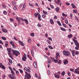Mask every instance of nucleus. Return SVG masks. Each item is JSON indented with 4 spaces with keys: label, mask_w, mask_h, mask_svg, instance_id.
<instances>
[{
    "label": "nucleus",
    "mask_w": 79,
    "mask_h": 79,
    "mask_svg": "<svg viewBox=\"0 0 79 79\" xmlns=\"http://www.w3.org/2000/svg\"><path fill=\"white\" fill-rule=\"evenodd\" d=\"M12 51L13 53V55H15L16 56H18V54L20 55V53H19V52L18 51L12 49Z\"/></svg>",
    "instance_id": "obj_1"
},
{
    "label": "nucleus",
    "mask_w": 79,
    "mask_h": 79,
    "mask_svg": "<svg viewBox=\"0 0 79 79\" xmlns=\"http://www.w3.org/2000/svg\"><path fill=\"white\" fill-rule=\"evenodd\" d=\"M63 54L66 56H68L70 55V53L69 51H66V50H64L63 51Z\"/></svg>",
    "instance_id": "obj_2"
},
{
    "label": "nucleus",
    "mask_w": 79,
    "mask_h": 79,
    "mask_svg": "<svg viewBox=\"0 0 79 79\" xmlns=\"http://www.w3.org/2000/svg\"><path fill=\"white\" fill-rule=\"evenodd\" d=\"M25 74L26 75H25V77L27 79H29V78L31 77V74L30 73H28L27 72H25Z\"/></svg>",
    "instance_id": "obj_3"
},
{
    "label": "nucleus",
    "mask_w": 79,
    "mask_h": 79,
    "mask_svg": "<svg viewBox=\"0 0 79 79\" xmlns=\"http://www.w3.org/2000/svg\"><path fill=\"white\" fill-rule=\"evenodd\" d=\"M9 76L10 78V79H16V77H15V75H13L12 74H9Z\"/></svg>",
    "instance_id": "obj_4"
},
{
    "label": "nucleus",
    "mask_w": 79,
    "mask_h": 79,
    "mask_svg": "<svg viewBox=\"0 0 79 79\" xmlns=\"http://www.w3.org/2000/svg\"><path fill=\"white\" fill-rule=\"evenodd\" d=\"M73 40L74 42H75V44L76 45L77 47L78 48H79V44L78 43H77V41L75 40L74 39H73Z\"/></svg>",
    "instance_id": "obj_5"
},
{
    "label": "nucleus",
    "mask_w": 79,
    "mask_h": 79,
    "mask_svg": "<svg viewBox=\"0 0 79 79\" xmlns=\"http://www.w3.org/2000/svg\"><path fill=\"white\" fill-rule=\"evenodd\" d=\"M50 58L53 61H54L55 63H58V60L55 59V58H52V57H50Z\"/></svg>",
    "instance_id": "obj_6"
},
{
    "label": "nucleus",
    "mask_w": 79,
    "mask_h": 79,
    "mask_svg": "<svg viewBox=\"0 0 79 79\" xmlns=\"http://www.w3.org/2000/svg\"><path fill=\"white\" fill-rule=\"evenodd\" d=\"M26 54H24L23 56V57L22 58V60L23 61H26Z\"/></svg>",
    "instance_id": "obj_7"
},
{
    "label": "nucleus",
    "mask_w": 79,
    "mask_h": 79,
    "mask_svg": "<svg viewBox=\"0 0 79 79\" xmlns=\"http://www.w3.org/2000/svg\"><path fill=\"white\" fill-rule=\"evenodd\" d=\"M63 62H64V64H65V65L68 63V60L67 59L64 60Z\"/></svg>",
    "instance_id": "obj_8"
},
{
    "label": "nucleus",
    "mask_w": 79,
    "mask_h": 79,
    "mask_svg": "<svg viewBox=\"0 0 79 79\" xmlns=\"http://www.w3.org/2000/svg\"><path fill=\"white\" fill-rule=\"evenodd\" d=\"M54 75L55 76L56 78H57V79H59V78H60V76H59L58 75H57L56 74L54 73Z\"/></svg>",
    "instance_id": "obj_9"
},
{
    "label": "nucleus",
    "mask_w": 79,
    "mask_h": 79,
    "mask_svg": "<svg viewBox=\"0 0 79 79\" xmlns=\"http://www.w3.org/2000/svg\"><path fill=\"white\" fill-rule=\"evenodd\" d=\"M24 70H25V71H28V72H29V73L31 72V71L30 70L27 68H26V67L24 68Z\"/></svg>",
    "instance_id": "obj_10"
},
{
    "label": "nucleus",
    "mask_w": 79,
    "mask_h": 79,
    "mask_svg": "<svg viewBox=\"0 0 79 79\" xmlns=\"http://www.w3.org/2000/svg\"><path fill=\"white\" fill-rule=\"evenodd\" d=\"M19 42L22 46H24V43H23V41H19Z\"/></svg>",
    "instance_id": "obj_11"
},
{
    "label": "nucleus",
    "mask_w": 79,
    "mask_h": 79,
    "mask_svg": "<svg viewBox=\"0 0 79 79\" xmlns=\"http://www.w3.org/2000/svg\"><path fill=\"white\" fill-rule=\"evenodd\" d=\"M7 50L8 52V55H11V50H10L8 48H7Z\"/></svg>",
    "instance_id": "obj_12"
},
{
    "label": "nucleus",
    "mask_w": 79,
    "mask_h": 79,
    "mask_svg": "<svg viewBox=\"0 0 79 79\" xmlns=\"http://www.w3.org/2000/svg\"><path fill=\"white\" fill-rule=\"evenodd\" d=\"M2 32H5V33H6L7 32V30L6 29H4V28H2Z\"/></svg>",
    "instance_id": "obj_13"
},
{
    "label": "nucleus",
    "mask_w": 79,
    "mask_h": 79,
    "mask_svg": "<svg viewBox=\"0 0 79 79\" xmlns=\"http://www.w3.org/2000/svg\"><path fill=\"white\" fill-rule=\"evenodd\" d=\"M50 22L51 24H54V22L53 21L52 19H51L50 20Z\"/></svg>",
    "instance_id": "obj_14"
},
{
    "label": "nucleus",
    "mask_w": 79,
    "mask_h": 79,
    "mask_svg": "<svg viewBox=\"0 0 79 79\" xmlns=\"http://www.w3.org/2000/svg\"><path fill=\"white\" fill-rule=\"evenodd\" d=\"M34 66L35 68H37V62H36V61H34Z\"/></svg>",
    "instance_id": "obj_15"
},
{
    "label": "nucleus",
    "mask_w": 79,
    "mask_h": 79,
    "mask_svg": "<svg viewBox=\"0 0 79 79\" xmlns=\"http://www.w3.org/2000/svg\"><path fill=\"white\" fill-rule=\"evenodd\" d=\"M26 8V3H24L23 6L22 8V10H25V8Z\"/></svg>",
    "instance_id": "obj_16"
},
{
    "label": "nucleus",
    "mask_w": 79,
    "mask_h": 79,
    "mask_svg": "<svg viewBox=\"0 0 79 79\" xmlns=\"http://www.w3.org/2000/svg\"><path fill=\"white\" fill-rule=\"evenodd\" d=\"M31 53L32 56H34V51L32 49L31 50Z\"/></svg>",
    "instance_id": "obj_17"
},
{
    "label": "nucleus",
    "mask_w": 79,
    "mask_h": 79,
    "mask_svg": "<svg viewBox=\"0 0 79 79\" xmlns=\"http://www.w3.org/2000/svg\"><path fill=\"white\" fill-rule=\"evenodd\" d=\"M38 19L39 21H41V16L40 15V14H38Z\"/></svg>",
    "instance_id": "obj_18"
},
{
    "label": "nucleus",
    "mask_w": 79,
    "mask_h": 79,
    "mask_svg": "<svg viewBox=\"0 0 79 79\" xmlns=\"http://www.w3.org/2000/svg\"><path fill=\"white\" fill-rule=\"evenodd\" d=\"M74 73H76V74H79V71H78L77 69H75V70Z\"/></svg>",
    "instance_id": "obj_19"
},
{
    "label": "nucleus",
    "mask_w": 79,
    "mask_h": 79,
    "mask_svg": "<svg viewBox=\"0 0 79 79\" xmlns=\"http://www.w3.org/2000/svg\"><path fill=\"white\" fill-rule=\"evenodd\" d=\"M45 56L47 57V60L49 62H50V61H51V59H50L49 57H47V56Z\"/></svg>",
    "instance_id": "obj_20"
},
{
    "label": "nucleus",
    "mask_w": 79,
    "mask_h": 79,
    "mask_svg": "<svg viewBox=\"0 0 79 79\" xmlns=\"http://www.w3.org/2000/svg\"><path fill=\"white\" fill-rule=\"evenodd\" d=\"M55 10H56V12H57L58 13L59 10H60V8H59V7H57V8H56Z\"/></svg>",
    "instance_id": "obj_21"
},
{
    "label": "nucleus",
    "mask_w": 79,
    "mask_h": 79,
    "mask_svg": "<svg viewBox=\"0 0 79 79\" xmlns=\"http://www.w3.org/2000/svg\"><path fill=\"white\" fill-rule=\"evenodd\" d=\"M16 19L17 21H18V22L19 23H20V20H19V19L18 17H16Z\"/></svg>",
    "instance_id": "obj_22"
},
{
    "label": "nucleus",
    "mask_w": 79,
    "mask_h": 79,
    "mask_svg": "<svg viewBox=\"0 0 79 79\" xmlns=\"http://www.w3.org/2000/svg\"><path fill=\"white\" fill-rule=\"evenodd\" d=\"M60 29L61 30V31H66V29H64V28L63 27H60Z\"/></svg>",
    "instance_id": "obj_23"
},
{
    "label": "nucleus",
    "mask_w": 79,
    "mask_h": 79,
    "mask_svg": "<svg viewBox=\"0 0 79 79\" xmlns=\"http://www.w3.org/2000/svg\"><path fill=\"white\" fill-rule=\"evenodd\" d=\"M71 6L73 8H76V6L74 5V4L73 3H72L71 4Z\"/></svg>",
    "instance_id": "obj_24"
},
{
    "label": "nucleus",
    "mask_w": 79,
    "mask_h": 79,
    "mask_svg": "<svg viewBox=\"0 0 79 79\" xmlns=\"http://www.w3.org/2000/svg\"><path fill=\"white\" fill-rule=\"evenodd\" d=\"M24 21H25L26 24H28L29 22H28V20H27V19H24Z\"/></svg>",
    "instance_id": "obj_25"
},
{
    "label": "nucleus",
    "mask_w": 79,
    "mask_h": 79,
    "mask_svg": "<svg viewBox=\"0 0 79 79\" xmlns=\"http://www.w3.org/2000/svg\"><path fill=\"white\" fill-rule=\"evenodd\" d=\"M43 13L44 14V15H47V14H48V12H47L44 10L43 11Z\"/></svg>",
    "instance_id": "obj_26"
},
{
    "label": "nucleus",
    "mask_w": 79,
    "mask_h": 79,
    "mask_svg": "<svg viewBox=\"0 0 79 79\" xmlns=\"http://www.w3.org/2000/svg\"><path fill=\"white\" fill-rule=\"evenodd\" d=\"M64 74H65V72H64V71L63 72L61 73V76H63L64 75Z\"/></svg>",
    "instance_id": "obj_27"
},
{
    "label": "nucleus",
    "mask_w": 79,
    "mask_h": 79,
    "mask_svg": "<svg viewBox=\"0 0 79 79\" xmlns=\"http://www.w3.org/2000/svg\"><path fill=\"white\" fill-rule=\"evenodd\" d=\"M56 55L57 56H59V57H60V54H59V53H58V52H57L56 53Z\"/></svg>",
    "instance_id": "obj_28"
},
{
    "label": "nucleus",
    "mask_w": 79,
    "mask_h": 79,
    "mask_svg": "<svg viewBox=\"0 0 79 79\" xmlns=\"http://www.w3.org/2000/svg\"><path fill=\"white\" fill-rule=\"evenodd\" d=\"M9 62L10 63L12 64L13 63V61L12 60H11V59H9Z\"/></svg>",
    "instance_id": "obj_29"
},
{
    "label": "nucleus",
    "mask_w": 79,
    "mask_h": 79,
    "mask_svg": "<svg viewBox=\"0 0 79 79\" xmlns=\"http://www.w3.org/2000/svg\"><path fill=\"white\" fill-rule=\"evenodd\" d=\"M37 26L38 27H42V25H41L39 23H38Z\"/></svg>",
    "instance_id": "obj_30"
},
{
    "label": "nucleus",
    "mask_w": 79,
    "mask_h": 79,
    "mask_svg": "<svg viewBox=\"0 0 79 79\" xmlns=\"http://www.w3.org/2000/svg\"><path fill=\"white\" fill-rule=\"evenodd\" d=\"M68 37L69 38H71L72 37V34H70V35H68Z\"/></svg>",
    "instance_id": "obj_31"
},
{
    "label": "nucleus",
    "mask_w": 79,
    "mask_h": 79,
    "mask_svg": "<svg viewBox=\"0 0 79 79\" xmlns=\"http://www.w3.org/2000/svg\"><path fill=\"white\" fill-rule=\"evenodd\" d=\"M19 71L20 72V73H23V71L21 69H19Z\"/></svg>",
    "instance_id": "obj_32"
},
{
    "label": "nucleus",
    "mask_w": 79,
    "mask_h": 79,
    "mask_svg": "<svg viewBox=\"0 0 79 79\" xmlns=\"http://www.w3.org/2000/svg\"><path fill=\"white\" fill-rule=\"evenodd\" d=\"M75 54L77 55H79V51H75Z\"/></svg>",
    "instance_id": "obj_33"
},
{
    "label": "nucleus",
    "mask_w": 79,
    "mask_h": 79,
    "mask_svg": "<svg viewBox=\"0 0 79 79\" xmlns=\"http://www.w3.org/2000/svg\"><path fill=\"white\" fill-rule=\"evenodd\" d=\"M10 43L11 45H12L14 44V42H13V41H10Z\"/></svg>",
    "instance_id": "obj_34"
},
{
    "label": "nucleus",
    "mask_w": 79,
    "mask_h": 79,
    "mask_svg": "<svg viewBox=\"0 0 79 79\" xmlns=\"http://www.w3.org/2000/svg\"><path fill=\"white\" fill-rule=\"evenodd\" d=\"M62 26H63L64 27H66V24H64V23H63V22H62Z\"/></svg>",
    "instance_id": "obj_35"
},
{
    "label": "nucleus",
    "mask_w": 79,
    "mask_h": 79,
    "mask_svg": "<svg viewBox=\"0 0 79 79\" xmlns=\"http://www.w3.org/2000/svg\"><path fill=\"white\" fill-rule=\"evenodd\" d=\"M2 40H6V38L5 37H2Z\"/></svg>",
    "instance_id": "obj_36"
},
{
    "label": "nucleus",
    "mask_w": 79,
    "mask_h": 79,
    "mask_svg": "<svg viewBox=\"0 0 79 79\" xmlns=\"http://www.w3.org/2000/svg\"><path fill=\"white\" fill-rule=\"evenodd\" d=\"M55 58L56 60H57V61L58 60H59V59L58 58V56L57 55H56Z\"/></svg>",
    "instance_id": "obj_37"
},
{
    "label": "nucleus",
    "mask_w": 79,
    "mask_h": 79,
    "mask_svg": "<svg viewBox=\"0 0 79 79\" xmlns=\"http://www.w3.org/2000/svg\"><path fill=\"white\" fill-rule=\"evenodd\" d=\"M47 42L48 43V44H49V45H50L51 42H50V40H47Z\"/></svg>",
    "instance_id": "obj_38"
},
{
    "label": "nucleus",
    "mask_w": 79,
    "mask_h": 79,
    "mask_svg": "<svg viewBox=\"0 0 79 79\" xmlns=\"http://www.w3.org/2000/svg\"><path fill=\"white\" fill-rule=\"evenodd\" d=\"M10 21H11V22H14V20L12 18H10L9 19Z\"/></svg>",
    "instance_id": "obj_39"
},
{
    "label": "nucleus",
    "mask_w": 79,
    "mask_h": 79,
    "mask_svg": "<svg viewBox=\"0 0 79 79\" xmlns=\"http://www.w3.org/2000/svg\"><path fill=\"white\" fill-rule=\"evenodd\" d=\"M3 13L4 15H6L7 14V12H6V11H4Z\"/></svg>",
    "instance_id": "obj_40"
},
{
    "label": "nucleus",
    "mask_w": 79,
    "mask_h": 79,
    "mask_svg": "<svg viewBox=\"0 0 79 79\" xmlns=\"http://www.w3.org/2000/svg\"><path fill=\"white\" fill-rule=\"evenodd\" d=\"M38 14H40L39 13H35L34 14V15L35 16V17H37V15H38Z\"/></svg>",
    "instance_id": "obj_41"
},
{
    "label": "nucleus",
    "mask_w": 79,
    "mask_h": 79,
    "mask_svg": "<svg viewBox=\"0 0 79 79\" xmlns=\"http://www.w3.org/2000/svg\"><path fill=\"white\" fill-rule=\"evenodd\" d=\"M31 39H29L28 40V42H29V43H31Z\"/></svg>",
    "instance_id": "obj_42"
},
{
    "label": "nucleus",
    "mask_w": 79,
    "mask_h": 79,
    "mask_svg": "<svg viewBox=\"0 0 79 79\" xmlns=\"http://www.w3.org/2000/svg\"><path fill=\"white\" fill-rule=\"evenodd\" d=\"M48 47L49 48H50V49H53V47H52L51 46H48Z\"/></svg>",
    "instance_id": "obj_43"
},
{
    "label": "nucleus",
    "mask_w": 79,
    "mask_h": 79,
    "mask_svg": "<svg viewBox=\"0 0 79 79\" xmlns=\"http://www.w3.org/2000/svg\"><path fill=\"white\" fill-rule=\"evenodd\" d=\"M9 55L10 58H12V60H13L14 59H13V56H12L11 54Z\"/></svg>",
    "instance_id": "obj_44"
},
{
    "label": "nucleus",
    "mask_w": 79,
    "mask_h": 79,
    "mask_svg": "<svg viewBox=\"0 0 79 79\" xmlns=\"http://www.w3.org/2000/svg\"><path fill=\"white\" fill-rule=\"evenodd\" d=\"M11 73L13 74H14V75H15V74L14 73V71L13 70H11Z\"/></svg>",
    "instance_id": "obj_45"
},
{
    "label": "nucleus",
    "mask_w": 79,
    "mask_h": 79,
    "mask_svg": "<svg viewBox=\"0 0 79 79\" xmlns=\"http://www.w3.org/2000/svg\"><path fill=\"white\" fill-rule=\"evenodd\" d=\"M73 12L75 13H77V10H73Z\"/></svg>",
    "instance_id": "obj_46"
},
{
    "label": "nucleus",
    "mask_w": 79,
    "mask_h": 79,
    "mask_svg": "<svg viewBox=\"0 0 79 79\" xmlns=\"http://www.w3.org/2000/svg\"><path fill=\"white\" fill-rule=\"evenodd\" d=\"M48 39L50 40H51V41H52V38L50 37H48Z\"/></svg>",
    "instance_id": "obj_47"
},
{
    "label": "nucleus",
    "mask_w": 79,
    "mask_h": 79,
    "mask_svg": "<svg viewBox=\"0 0 79 79\" xmlns=\"http://www.w3.org/2000/svg\"><path fill=\"white\" fill-rule=\"evenodd\" d=\"M50 7H51V8H54V7L53 6L50 4Z\"/></svg>",
    "instance_id": "obj_48"
},
{
    "label": "nucleus",
    "mask_w": 79,
    "mask_h": 79,
    "mask_svg": "<svg viewBox=\"0 0 79 79\" xmlns=\"http://www.w3.org/2000/svg\"><path fill=\"white\" fill-rule=\"evenodd\" d=\"M65 23L66 24H68V21L66 19L65 20Z\"/></svg>",
    "instance_id": "obj_49"
},
{
    "label": "nucleus",
    "mask_w": 79,
    "mask_h": 79,
    "mask_svg": "<svg viewBox=\"0 0 79 79\" xmlns=\"http://www.w3.org/2000/svg\"><path fill=\"white\" fill-rule=\"evenodd\" d=\"M19 19H20V20L22 21H24V19H23V18H21V17H20Z\"/></svg>",
    "instance_id": "obj_50"
},
{
    "label": "nucleus",
    "mask_w": 79,
    "mask_h": 79,
    "mask_svg": "<svg viewBox=\"0 0 79 79\" xmlns=\"http://www.w3.org/2000/svg\"><path fill=\"white\" fill-rule=\"evenodd\" d=\"M2 6L3 8H6V6L5 5H4L3 4H2Z\"/></svg>",
    "instance_id": "obj_51"
},
{
    "label": "nucleus",
    "mask_w": 79,
    "mask_h": 79,
    "mask_svg": "<svg viewBox=\"0 0 79 79\" xmlns=\"http://www.w3.org/2000/svg\"><path fill=\"white\" fill-rule=\"evenodd\" d=\"M12 5H14V6H15V5H16V2H15L12 3Z\"/></svg>",
    "instance_id": "obj_52"
},
{
    "label": "nucleus",
    "mask_w": 79,
    "mask_h": 79,
    "mask_svg": "<svg viewBox=\"0 0 79 79\" xmlns=\"http://www.w3.org/2000/svg\"><path fill=\"white\" fill-rule=\"evenodd\" d=\"M29 5L30 6H31L32 7H34V5H33L32 4L29 3Z\"/></svg>",
    "instance_id": "obj_53"
},
{
    "label": "nucleus",
    "mask_w": 79,
    "mask_h": 79,
    "mask_svg": "<svg viewBox=\"0 0 79 79\" xmlns=\"http://www.w3.org/2000/svg\"><path fill=\"white\" fill-rule=\"evenodd\" d=\"M70 71H72V72H74V69H70Z\"/></svg>",
    "instance_id": "obj_54"
},
{
    "label": "nucleus",
    "mask_w": 79,
    "mask_h": 79,
    "mask_svg": "<svg viewBox=\"0 0 79 79\" xmlns=\"http://www.w3.org/2000/svg\"><path fill=\"white\" fill-rule=\"evenodd\" d=\"M2 69H5V66H4V65H2Z\"/></svg>",
    "instance_id": "obj_55"
},
{
    "label": "nucleus",
    "mask_w": 79,
    "mask_h": 79,
    "mask_svg": "<svg viewBox=\"0 0 79 79\" xmlns=\"http://www.w3.org/2000/svg\"><path fill=\"white\" fill-rule=\"evenodd\" d=\"M66 4L67 5H68V6H69V5H70V4L69 3L66 2Z\"/></svg>",
    "instance_id": "obj_56"
},
{
    "label": "nucleus",
    "mask_w": 79,
    "mask_h": 79,
    "mask_svg": "<svg viewBox=\"0 0 79 79\" xmlns=\"http://www.w3.org/2000/svg\"><path fill=\"white\" fill-rule=\"evenodd\" d=\"M31 36H32V37H34V34L33 33H31Z\"/></svg>",
    "instance_id": "obj_57"
},
{
    "label": "nucleus",
    "mask_w": 79,
    "mask_h": 79,
    "mask_svg": "<svg viewBox=\"0 0 79 79\" xmlns=\"http://www.w3.org/2000/svg\"><path fill=\"white\" fill-rule=\"evenodd\" d=\"M13 48H16V46L14 44H12V45Z\"/></svg>",
    "instance_id": "obj_58"
},
{
    "label": "nucleus",
    "mask_w": 79,
    "mask_h": 79,
    "mask_svg": "<svg viewBox=\"0 0 79 79\" xmlns=\"http://www.w3.org/2000/svg\"><path fill=\"white\" fill-rule=\"evenodd\" d=\"M71 52L72 54L74 53L75 52V50H73L71 51Z\"/></svg>",
    "instance_id": "obj_59"
},
{
    "label": "nucleus",
    "mask_w": 79,
    "mask_h": 79,
    "mask_svg": "<svg viewBox=\"0 0 79 79\" xmlns=\"http://www.w3.org/2000/svg\"><path fill=\"white\" fill-rule=\"evenodd\" d=\"M68 75L69 76H71V73H70V72H68Z\"/></svg>",
    "instance_id": "obj_60"
},
{
    "label": "nucleus",
    "mask_w": 79,
    "mask_h": 79,
    "mask_svg": "<svg viewBox=\"0 0 79 79\" xmlns=\"http://www.w3.org/2000/svg\"><path fill=\"white\" fill-rule=\"evenodd\" d=\"M2 66H3V64H2V63H0V68H2Z\"/></svg>",
    "instance_id": "obj_61"
},
{
    "label": "nucleus",
    "mask_w": 79,
    "mask_h": 79,
    "mask_svg": "<svg viewBox=\"0 0 79 79\" xmlns=\"http://www.w3.org/2000/svg\"><path fill=\"white\" fill-rule=\"evenodd\" d=\"M45 16H46V15H42V17L43 18H45Z\"/></svg>",
    "instance_id": "obj_62"
},
{
    "label": "nucleus",
    "mask_w": 79,
    "mask_h": 79,
    "mask_svg": "<svg viewBox=\"0 0 79 79\" xmlns=\"http://www.w3.org/2000/svg\"><path fill=\"white\" fill-rule=\"evenodd\" d=\"M16 73L17 74H19V72L17 70H16Z\"/></svg>",
    "instance_id": "obj_63"
},
{
    "label": "nucleus",
    "mask_w": 79,
    "mask_h": 79,
    "mask_svg": "<svg viewBox=\"0 0 79 79\" xmlns=\"http://www.w3.org/2000/svg\"><path fill=\"white\" fill-rule=\"evenodd\" d=\"M54 18L55 19H57V17L56 16H55L54 17Z\"/></svg>",
    "instance_id": "obj_64"
}]
</instances>
